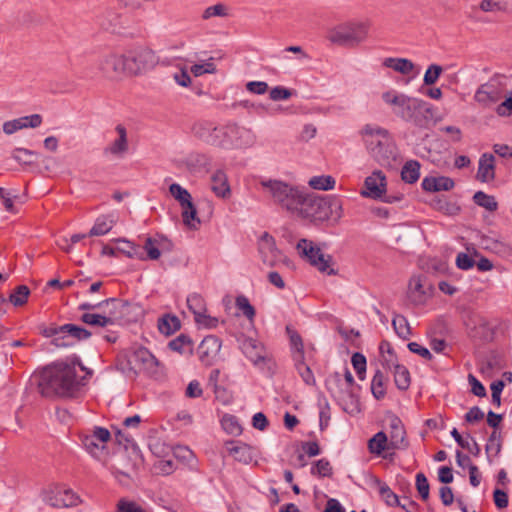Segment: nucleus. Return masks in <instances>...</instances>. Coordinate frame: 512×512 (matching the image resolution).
<instances>
[{"label": "nucleus", "instance_id": "obj_1", "mask_svg": "<svg viewBox=\"0 0 512 512\" xmlns=\"http://www.w3.org/2000/svg\"><path fill=\"white\" fill-rule=\"evenodd\" d=\"M91 377L93 371L83 366L78 358L71 363L56 362L43 368L39 373L38 388L44 397L71 396L84 385V377H78L76 367Z\"/></svg>", "mask_w": 512, "mask_h": 512}, {"label": "nucleus", "instance_id": "obj_2", "mask_svg": "<svg viewBox=\"0 0 512 512\" xmlns=\"http://www.w3.org/2000/svg\"><path fill=\"white\" fill-rule=\"evenodd\" d=\"M193 134L199 140L220 148L248 147L254 144L256 136L250 128L236 123L219 127L211 122H198L193 128Z\"/></svg>", "mask_w": 512, "mask_h": 512}, {"label": "nucleus", "instance_id": "obj_3", "mask_svg": "<svg viewBox=\"0 0 512 512\" xmlns=\"http://www.w3.org/2000/svg\"><path fill=\"white\" fill-rule=\"evenodd\" d=\"M382 98L385 103L393 106V113L396 116L417 127L426 128L432 120L430 105L421 99L391 91L383 93Z\"/></svg>", "mask_w": 512, "mask_h": 512}, {"label": "nucleus", "instance_id": "obj_4", "mask_svg": "<svg viewBox=\"0 0 512 512\" xmlns=\"http://www.w3.org/2000/svg\"><path fill=\"white\" fill-rule=\"evenodd\" d=\"M370 27L371 22L368 20L346 21L330 28L326 39L336 46L356 48L367 40Z\"/></svg>", "mask_w": 512, "mask_h": 512}, {"label": "nucleus", "instance_id": "obj_5", "mask_svg": "<svg viewBox=\"0 0 512 512\" xmlns=\"http://www.w3.org/2000/svg\"><path fill=\"white\" fill-rule=\"evenodd\" d=\"M261 185L268 189L274 202L288 211L296 212L303 201L304 193L279 180L262 181Z\"/></svg>", "mask_w": 512, "mask_h": 512}, {"label": "nucleus", "instance_id": "obj_6", "mask_svg": "<svg viewBox=\"0 0 512 512\" xmlns=\"http://www.w3.org/2000/svg\"><path fill=\"white\" fill-rule=\"evenodd\" d=\"M296 249L298 254L307 260L312 266L316 267L320 272L328 275H335L336 271L331 268L332 256L324 254L319 247L308 239H300Z\"/></svg>", "mask_w": 512, "mask_h": 512}, {"label": "nucleus", "instance_id": "obj_7", "mask_svg": "<svg viewBox=\"0 0 512 512\" xmlns=\"http://www.w3.org/2000/svg\"><path fill=\"white\" fill-rule=\"evenodd\" d=\"M169 192L182 209L183 223L190 228L196 229L197 225L200 224V219L197 217V209L189 191L181 185L173 183L169 186Z\"/></svg>", "mask_w": 512, "mask_h": 512}, {"label": "nucleus", "instance_id": "obj_8", "mask_svg": "<svg viewBox=\"0 0 512 512\" xmlns=\"http://www.w3.org/2000/svg\"><path fill=\"white\" fill-rule=\"evenodd\" d=\"M126 55L106 53L97 60V69L107 79L117 80L128 75Z\"/></svg>", "mask_w": 512, "mask_h": 512}, {"label": "nucleus", "instance_id": "obj_9", "mask_svg": "<svg viewBox=\"0 0 512 512\" xmlns=\"http://www.w3.org/2000/svg\"><path fill=\"white\" fill-rule=\"evenodd\" d=\"M159 59L155 52L147 47H141L126 55L129 76H136L154 68Z\"/></svg>", "mask_w": 512, "mask_h": 512}, {"label": "nucleus", "instance_id": "obj_10", "mask_svg": "<svg viewBox=\"0 0 512 512\" xmlns=\"http://www.w3.org/2000/svg\"><path fill=\"white\" fill-rule=\"evenodd\" d=\"M506 80V77L498 76L491 79L488 83L481 85L475 93V100L483 106L497 103L506 94V89L504 88Z\"/></svg>", "mask_w": 512, "mask_h": 512}, {"label": "nucleus", "instance_id": "obj_11", "mask_svg": "<svg viewBox=\"0 0 512 512\" xmlns=\"http://www.w3.org/2000/svg\"><path fill=\"white\" fill-rule=\"evenodd\" d=\"M296 212H299L303 217L313 220H325L329 218L331 205L330 202L323 197L306 196L304 194L303 201Z\"/></svg>", "mask_w": 512, "mask_h": 512}, {"label": "nucleus", "instance_id": "obj_12", "mask_svg": "<svg viewBox=\"0 0 512 512\" xmlns=\"http://www.w3.org/2000/svg\"><path fill=\"white\" fill-rule=\"evenodd\" d=\"M110 439L109 430L98 426L94 427L91 432L81 435L83 447L94 458H100L103 455Z\"/></svg>", "mask_w": 512, "mask_h": 512}, {"label": "nucleus", "instance_id": "obj_13", "mask_svg": "<svg viewBox=\"0 0 512 512\" xmlns=\"http://www.w3.org/2000/svg\"><path fill=\"white\" fill-rule=\"evenodd\" d=\"M131 368L136 373H145L148 376H156L159 370V361L145 347L134 350L128 360Z\"/></svg>", "mask_w": 512, "mask_h": 512}, {"label": "nucleus", "instance_id": "obj_14", "mask_svg": "<svg viewBox=\"0 0 512 512\" xmlns=\"http://www.w3.org/2000/svg\"><path fill=\"white\" fill-rule=\"evenodd\" d=\"M433 290L425 276H413L409 280L407 297L414 306H423L431 298Z\"/></svg>", "mask_w": 512, "mask_h": 512}, {"label": "nucleus", "instance_id": "obj_15", "mask_svg": "<svg viewBox=\"0 0 512 512\" xmlns=\"http://www.w3.org/2000/svg\"><path fill=\"white\" fill-rule=\"evenodd\" d=\"M44 501L54 508H68L78 505L80 499L71 489L57 485L45 491Z\"/></svg>", "mask_w": 512, "mask_h": 512}, {"label": "nucleus", "instance_id": "obj_16", "mask_svg": "<svg viewBox=\"0 0 512 512\" xmlns=\"http://www.w3.org/2000/svg\"><path fill=\"white\" fill-rule=\"evenodd\" d=\"M61 337L52 339L51 343L58 348H67L73 346L76 342L86 340L91 337L92 333L87 329L75 324L62 325Z\"/></svg>", "mask_w": 512, "mask_h": 512}, {"label": "nucleus", "instance_id": "obj_17", "mask_svg": "<svg viewBox=\"0 0 512 512\" xmlns=\"http://www.w3.org/2000/svg\"><path fill=\"white\" fill-rule=\"evenodd\" d=\"M258 249L263 263L268 266H274L282 259V253L276 247L275 239L267 232L261 236Z\"/></svg>", "mask_w": 512, "mask_h": 512}, {"label": "nucleus", "instance_id": "obj_18", "mask_svg": "<svg viewBox=\"0 0 512 512\" xmlns=\"http://www.w3.org/2000/svg\"><path fill=\"white\" fill-rule=\"evenodd\" d=\"M103 313H84L80 320L90 326L107 327L116 324L119 319V313L122 310H114L112 307H105Z\"/></svg>", "mask_w": 512, "mask_h": 512}, {"label": "nucleus", "instance_id": "obj_19", "mask_svg": "<svg viewBox=\"0 0 512 512\" xmlns=\"http://www.w3.org/2000/svg\"><path fill=\"white\" fill-rule=\"evenodd\" d=\"M365 190L361 194L365 197L379 199L386 192V177L382 171L376 170L365 179Z\"/></svg>", "mask_w": 512, "mask_h": 512}, {"label": "nucleus", "instance_id": "obj_20", "mask_svg": "<svg viewBox=\"0 0 512 512\" xmlns=\"http://www.w3.org/2000/svg\"><path fill=\"white\" fill-rule=\"evenodd\" d=\"M362 134L366 147L372 156L377 150V147H380L381 145L385 146V144L387 145L389 133L383 128L374 127L368 124L363 128Z\"/></svg>", "mask_w": 512, "mask_h": 512}, {"label": "nucleus", "instance_id": "obj_21", "mask_svg": "<svg viewBox=\"0 0 512 512\" xmlns=\"http://www.w3.org/2000/svg\"><path fill=\"white\" fill-rule=\"evenodd\" d=\"M389 440L392 449L405 450L409 446L406 439V431L402 421L397 416H391L389 419Z\"/></svg>", "mask_w": 512, "mask_h": 512}, {"label": "nucleus", "instance_id": "obj_22", "mask_svg": "<svg viewBox=\"0 0 512 512\" xmlns=\"http://www.w3.org/2000/svg\"><path fill=\"white\" fill-rule=\"evenodd\" d=\"M221 349V341L213 335L206 336L198 346L199 359L205 365H211Z\"/></svg>", "mask_w": 512, "mask_h": 512}, {"label": "nucleus", "instance_id": "obj_23", "mask_svg": "<svg viewBox=\"0 0 512 512\" xmlns=\"http://www.w3.org/2000/svg\"><path fill=\"white\" fill-rule=\"evenodd\" d=\"M115 131L118 134V138L106 146L103 150V153L107 156L121 158L129 150L127 131L126 128L121 124L116 126Z\"/></svg>", "mask_w": 512, "mask_h": 512}, {"label": "nucleus", "instance_id": "obj_24", "mask_svg": "<svg viewBox=\"0 0 512 512\" xmlns=\"http://www.w3.org/2000/svg\"><path fill=\"white\" fill-rule=\"evenodd\" d=\"M143 249L146 251L148 259L158 260L161 256V251L172 249V243L164 236L146 237Z\"/></svg>", "mask_w": 512, "mask_h": 512}, {"label": "nucleus", "instance_id": "obj_25", "mask_svg": "<svg viewBox=\"0 0 512 512\" xmlns=\"http://www.w3.org/2000/svg\"><path fill=\"white\" fill-rule=\"evenodd\" d=\"M225 448L236 461L249 464L253 460L252 448L241 441H227Z\"/></svg>", "mask_w": 512, "mask_h": 512}, {"label": "nucleus", "instance_id": "obj_26", "mask_svg": "<svg viewBox=\"0 0 512 512\" xmlns=\"http://www.w3.org/2000/svg\"><path fill=\"white\" fill-rule=\"evenodd\" d=\"M211 190L213 193L223 199L231 196V189L228 177L223 170H216L211 176Z\"/></svg>", "mask_w": 512, "mask_h": 512}, {"label": "nucleus", "instance_id": "obj_27", "mask_svg": "<svg viewBox=\"0 0 512 512\" xmlns=\"http://www.w3.org/2000/svg\"><path fill=\"white\" fill-rule=\"evenodd\" d=\"M454 185V180L446 176L425 177L421 183L423 190L427 192L449 191Z\"/></svg>", "mask_w": 512, "mask_h": 512}, {"label": "nucleus", "instance_id": "obj_28", "mask_svg": "<svg viewBox=\"0 0 512 512\" xmlns=\"http://www.w3.org/2000/svg\"><path fill=\"white\" fill-rule=\"evenodd\" d=\"M495 157L492 154L484 153L479 159L477 179L481 182H490L495 178Z\"/></svg>", "mask_w": 512, "mask_h": 512}, {"label": "nucleus", "instance_id": "obj_29", "mask_svg": "<svg viewBox=\"0 0 512 512\" xmlns=\"http://www.w3.org/2000/svg\"><path fill=\"white\" fill-rule=\"evenodd\" d=\"M430 206L445 214V215H448V216H455L457 214H459L461 208L458 204L454 203V202H450L447 200V198L445 197H435L431 200L430 202Z\"/></svg>", "mask_w": 512, "mask_h": 512}, {"label": "nucleus", "instance_id": "obj_30", "mask_svg": "<svg viewBox=\"0 0 512 512\" xmlns=\"http://www.w3.org/2000/svg\"><path fill=\"white\" fill-rule=\"evenodd\" d=\"M479 7L484 12L506 13L512 8V0H482Z\"/></svg>", "mask_w": 512, "mask_h": 512}, {"label": "nucleus", "instance_id": "obj_31", "mask_svg": "<svg viewBox=\"0 0 512 512\" xmlns=\"http://www.w3.org/2000/svg\"><path fill=\"white\" fill-rule=\"evenodd\" d=\"M481 244L485 249H489L501 256H512V246L501 240L483 237Z\"/></svg>", "mask_w": 512, "mask_h": 512}, {"label": "nucleus", "instance_id": "obj_32", "mask_svg": "<svg viewBox=\"0 0 512 512\" xmlns=\"http://www.w3.org/2000/svg\"><path fill=\"white\" fill-rule=\"evenodd\" d=\"M383 65L404 75H409L415 67L413 62L406 58H386Z\"/></svg>", "mask_w": 512, "mask_h": 512}, {"label": "nucleus", "instance_id": "obj_33", "mask_svg": "<svg viewBox=\"0 0 512 512\" xmlns=\"http://www.w3.org/2000/svg\"><path fill=\"white\" fill-rule=\"evenodd\" d=\"M368 448L371 453L376 455H381L383 451L386 449H392L390 446V441L388 442V437L386 433L380 431L376 433L368 442Z\"/></svg>", "mask_w": 512, "mask_h": 512}, {"label": "nucleus", "instance_id": "obj_34", "mask_svg": "<svg viewBox=\"0 0 512 512\" xmlns=\"http://www.w3.org/2000/svg\"><path fill=\"white\" fill-rule=\"evenodd\" d=\"M394 156V145L391 137L389 136L387 138V145L385 144V146L381 145L380 147H377L373 158L381 165H388L390 164L391 159H394Z\"/></svg>", "mask_w": 512, "mask_h": 512}, {"label": "nucleus", "instance_id": "obj_35", "mask_svg": "<svg viewBox=\"0 0 512 512\" xmlns=\"http://www.w3.org/2000/svg\"><path fill=\"white\" fill-rule=\"evenodd\" d=\"M420 177V163L416 160L407 161L401 170V178L404 182L413 184Z\"/></svg>", "mask_w": 512, "mask_h": 512}, {"label": "nucleus", "instance_id": "obj_36", "mask_svg": "<svg viewBox=\"0 0 512 512\" xmlns=\"http://www.w3.org/2000/svg\"><path fill=\"white\" fill-rule=\"evenodd\" d=\"M127 306L126 302H123L122 300H119L117 298H108L104 301H101L97 304H91V303H82L79 305V310L82 311H89L93 310L95 308H104V307H112L114 310H123Z\"/></svg>", "mask_w": 512, "mask_h": 512}, {"label": "nucleus", "instance_id": "obj_37", "mask_svg": "<svg viewBox=\"0 0 512 512\" xmlns=\"http://www.w3.org/2000/svg\"><path fill=\"white\" fill-rule=\"evenodd\" d=\"M392 368L394 369V381L397 388L400 390H407L411 383L408 369L399 363L392 366Z\"/></svg>", "mask_w": 512, "mask_h": 512}, {"label": "nucleus", "instance_id": "obj_38", "mask_svg": "<svg viewBox=\"0 0 512 512\" xmlns=\"http://www.w3.org/2000/svg\"><path fill=\"white\" fill-rule=\"evenodd\" d=\"M180 326L181 324L179 319L176 316H172L169 314L163 316L158 321L159 331L166 336H169L176 332L177 330H179Z\"/></svg>", "mask_w": 512, "mask_h": 512}, {"label": "nucleus", "instance_id": "obj_39", "mask_svg": "<svg viewBox=\"0 0 512 512\" xmlns=\"http://www.w3.org/2000/svg\"><path fill=\"white\" fill-rule=\"evenodd\" d=\"M373 482L378 487L379 493L387 505L396 506L400 504L399 497L390 489V487L385 482H382L378 478H374Z\"/></svg>", "mask_w": 512, "mask_h": 512}, {"label": "nucleus", "instance_id": "obj_40", "mask_svg": "<svg viewBox=\"0 0 512 512\" xmlns=\"http://www.w3.org/2000/svg\"><path fill=\"white\" fill-rule=\"evenodd\" d=\"M114 220L109 216H100L96 219L94 226L89 231V236H102L107 234L113 227Z\"/></svg>", "mask_w": 512, "mask_h": 512}, {"label": "nucleus", "instance_id": "obj_41", "mask_svg": "<svg viewBox=\"0 0 512 512\" xmlns=\"http://www.w3.org/2000/svg\"><path fill=\"white\" fill-rule=\"evenodd\" d=\"M293 359L295 361V368L305 384L314 386L316 379L311 368L305 363L304 358L294 357Z\"/></svg>", "mask_w": 512, "mask_h": 512}, {"label": "nucleus", "instance_id": "obj_42", "mask_svg": "<svg viewBox=\"0 0 512 512\" xmlns=\"http://www.w3.org/2000/svg\"><path fill=\"white\" fill-rule=\"evenodd\" d=\"M383 366L392 369V366L398 364L397 356L388 341H382L379 347Z\"/></svg>", "mask_w": 512, "mask_h": 512}, {"label": "nucleus", "instance_id": "obj_43", "mask_svg": "<svg viewBox=\"0 0 512 512\" xmlns=\"http://www.w3.org/2000/svg\"><path fill=\"white\" fill-rule=\"evenodd\" d=\"M392 326L396 334L402 339H408L411 335L410 325L403 315L396 314L392 319Z\"/></svg>", "mask_w": 512, "mask_h": 512}, {"label": "nucleus", "instance_id": "obj_44", "mask_svg": "<svg viewBox=\"0 0 512 512\" xmlns=\"http://www.w3.org/2000/svg\"><path fill=\"white\" fill-rule=\"evenodd\" d=\"M229 16V7L224 3H217L215 5L205 8L202 12L201 18L209 20L213 17L225 18Z\"/></svg>", "mask_w": 512, "mask_h": 512}, {"label": "nucleus", "instance_id": "obj_45", "mask_svg": "<svg viewBox=\"0 0 512 512\" xmlns=\"http://www.w3.org/2000/svg\"><path fill=\"white\" fill-rule=\"evenodd\" d=\"M38 156L37 152L24 148H15L12 151V158L23 165L33 164Z\"/></svg>", "mask_w": 512, "mask_h": 512}, {"label": "nucleus", "instance_id": "obj_46", "mask_svg": "<svg viewBox=\"0 0 512 512\" xmlns=\"http://www.w3.org/2000/svg\"><path fill=\"white\" fill-rule=\"evenodd\" d=\"M169 347L173 351H177L181 354L187 353V352L191 353L193 350L191 339L184 334H181L178 337H176L175 339H173L172 341H170Z\"/></svg>", "mask_w": 512, "mask_h": 512}, {"label": "nucleus", "instance_id": "obj_47", "mask_svg": "<svg viewBox=\"0 0 512 512\" xmlns=\"http://www.w3.org/2000/svg\"><path fill=\"white\" fill-rule=\"evenodd\" d=\"M473 200L478 206L491 212L496 211L498 208V203L495 198L491 195H487L483 191L476 192L473 196Z\"/></svg>", "mask_w": 512, "mask_h": 512}, {"label": "nucleus", "instance_id": "obj_48", "mask_svg": "<svg viewBox=\"0 0 512 512\" xmlns=\"http://www.w3.org/2000/svg\"><path fill=\"white\" fill-rule=\"evenodd\" d=\"M185 163L190 170H198L210 164V159L201 153H191L187 156Z\"/></svg>", "mask_w": 512, "mask_h": 512}, {"label": "nucleus", "instance_id": "obj_49", "mask_svg": "<svg viewBox=\"0 0 512 512\" xmlns=\"http://www.w3.org/2000/svg\"><path fill=\"white\" fill-rule=\"evenodd\" d=\"M309 185L316 190H330L335 186V179L329 175L314 176L309 180Z\"/></svg>", "mask_w": 512, "mask_h": 512}, {"label": "nucleus", "instance_id": "obj_50", "mask_svg": "<svg viewBox=\"0 0 512 512\" xmlns=\"http://www.w3.org/2000/svg\"><path fill=\"white\" fill-rule=\"evenodd\" d=\"M29 295H30V289L28 288V286L19 285L10 294L9 301L14 306H22L27 302Z\"/></svg>", "mask_w": 512, "mask_h": 512}, {"label": "nucleus", "instance_id": "obj_51", "mask_svg": "<svg viewBox=\"0 0 512 512\" xmlns=\"http://www.w3.org/2000/svg\"><path fill=\"white\" fill-rule=\"evenodd\" d=\"M385 377L380 370L374 374L371 382V391L376 399H381L385 396Z\"/></svg>", "mask_w": 512, "mask_h": 512}, {"label": "nucleus", "instance_id": "obj_52", "mask_svg": "<svg viewBox=\"0 0 512 512\" xmlns=\"http://www.w3.org/2000/svg\"><path fill=\"white\" fill-rule=\"evenodd\" d=\"M286 331L290 338V343L293 348H295V352L293 354L294 357L305 358L304 355V345L301 336L290 327H286Z\"/></svg>", "mask_w": 512, "mask_h": 512}, {"label": "nucleus", "instance_id": "obj_53", "mask_svg": "<svg viewBox=\"0 0 512 512\" xmlns=\"http://www.w3.org/2000/svg\"><path fill=\"white\" fill-rule=\"evenodd\" d=\"M187 305L189 310L193 313L195 319L202 313L206 312L204 300L198 294L190 295L187 298Z\"/></svg>", "mask_w": 512, "mask_h": 512}, {"label": "nucleus", "instance_id": "obj_54", "mask_svg": "<svg viewBox=\"0 0 512 512\" xmlns=\"http://www.w3.org/2000/svg\"><path fill=\"white\" fill-rule=\"evenodd\" d=\"M19 128H37L42 124V116L40 114H32L16 119Z\"/></svg>", "mask_w": 512, "mask_h": 512}, {"label": "nucleus", "instance_id": "obj_55", "mask_svg": "<svg viewBox=\"0 0 512 512\" xmlns=\"http://www.w3.org/2000/svg\"><path fill=\"white\" fill-rule=\"evenodd\" d=\"M443 72V68L438 65V64H431L425 74H424V78H423V82L425 85H433L437 82L438 78L440 77V75L442 74Z\"/></svg>", "mask_w": 512, "mask_h": 512}, {"label": "nucleus", "instance_id": "obj_56", "mask_svg": "<svg viewBox=\"0 0 512 512\" xmlns=\"http://www.w3.org/2000/svg\"><path fill=\"white\" fill-rule=\"evenodd\" d=\"M235 304H236V307L242 311V313L248 318V319H253V317L255 316V309L254 307L250 304L249 300L247 297L243 296V295H240L236 298V301H235Z\"/></svg>", "mask_w": 512, "mask_h": 512}, {"label": "nucleus", "instance_id": "obj_57", "mask_svg": "<svg viewBox=\"0 0 512 512\" xmlns=\"http://www.w3.org/2000/svg\"><path fill=\"white\" fill-rule=\"evenodd\" d=\"M352 365L358 375V377L363 380L364 374L366 372V358L363 354L356 352L352 355L351 358Z\"/></svg>", "mask_w": 512, "mask_h": 512}, {"label": "nucleus", "instance_id": "obj_58", "mask_svg": "<svg viewBox=\"0 0 512 512\" xmlns=\"http://www.w3.org/2000/svg\"><path fill=\"white\" fill-rule=\"evenodd\" d=\"M121 242L123 243V246L117 247V250L119 252L125 254L129 258L137 257L139 259H144L142 257V255L140 254L139 247L135 246L132 242L127 241V240H122Z\"/></svg>", "mask_w": 512, "mask_h": 512}, {"label": "nucleus", "instance_id": "obj_59", "mask_svg": "<svg viewBox=\"0 0 512 512\" xmlns=\"http://www.w3.org/2000/svg\"><path fill=\"white\" fill-rule=\"evenodd\" d=\"M312 474H317L320 477H329L332 474V467L330 462L326 459H320L316 462L315 467L312 468Z\"/></svg>", "mask_w": 512, "mask_h": 512}, {"label": "nucleus", "instance_id": "obj_60", "mask_svg": "<svg viewBox=\"0 0 512 512\" xmlns=\"http://www.w3.org/2000/svg\"><path fill=\"white\" fill-rule=\"evenodd\" d=\"M416 488L421 498L426 501L429 498V483L423 473L416 475Z\"/></svg>", "mask_w": 512, "mask_h": 512}, {"label": "nucleus", "instance_id": "obj_61", "mask_svg": "<svg viewBox=\"0 0 512 512\" xmlns=\"http://www.w3.org/2000/svg\"><path fill=\"white\" fill-rule=\"evenodd\" d=\"M222 426L229 434L238 435L241 433V426L233 416L223 417Z\"/></svg>", "mask_w": 512, "mask_h": 512}, {"label": "nucleus", "instance_id": "obj_62", "mask_svg": "<svg viewBox=\"0 0 512 512\" xmlns=\"http://www.w3.org/2000/svg\"><path fill=\"white\" fill-rule=\"evenodd\" d=\"M117 512H146L141 506L134 501L120 499L117 504Z\"/></svg>", "mask_w": 512, "mask_h": 512}, {"label": "nucleus", "instance_id": "obj_63", "mask_svg": "<svg viewBox=\"0 0 512 512\" xmlns=\"http://www.w3.org/2000/svg\"><path fill=\"white\" fill-rule=\"evenodd\" d=\"M191 72L194 74V76L198 77L205 73H215L216 72V66L213 62H207L205 64H194L191 67Z\"/></svg>", "mask_w": 512, "mask_h": 512}, {"label": "nucleus", "instance_id": "obj_64", "mask_svg": "<svg viewBox=\"0 0 512 512\" xmlns=\"http://www.w3.org/2000/svg\"><path fill=\"white\" fill-rule=\"evenodd\" d=\"M475 265V260L464 252L458 253L456 257V266L461 270H468Z\"/></svg>", "mask_w": 512, "mask_h": 512}]
</instances>
